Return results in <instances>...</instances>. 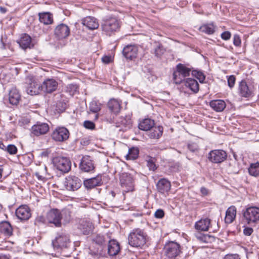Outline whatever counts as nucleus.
<instances>
[{"label": "nucleus", "mask_w": 259, "mask_h": 259, "mask_svg": "<svg viewBox=\"0 0 259 259\" xmlns=\"http://www.w3.org/2000/svg\"><path fill=\"white\" fill-rule=\"evenodd\" d=\"M47 221L56 227H61L62 224H66L71 219V212L69 209H64L60 211L58 209H53L47 215Z\"/></svg>", "instance_id": "1"}, {"label": "nucleus", "mask_w": 259, "mask_h": 259, "mask_svg": "<svg viewBox=\"0 0 259 259\" xmlns=\"http://www.w3.org/2000/svg\"><path fill=\"white\" fill-rule=\"evenodd\" d=\"M147 234L140 229H134L128 236V244L133 247H141L146 243Z\"/></svg>", "instance_id": "2"}, {"label": "nucleus", "mask_w": 259, "mask_h": 259, "mask_svg": "<svg viewBox=\"0 0 259 259\" xmlns=\"http://www.w3.org/2000/svg\"><path fill=\"white\" fill-rule=\"evenodd\" d=\"M164 252L168 258L177 259L182 253V247L176 241H169L164 246Z\"/></svg>", "instance_id": "3"}, {"label": "nucleus", "mask_w": 259, "mask_h": 259, "mask_svg": "<svg viewBox=\"0 0 259 259\" xmlns=\"http://www.w3.org/2000/svg\"><path fill=\"white\" fill-rule=\"evenodd\" d=\"M102 31L108 35H111L120 28L119 21L115 17H110L103 20L101 24Z\"/></svg>", "instance_id": "4"}, {"label": "nucleus", "mask_w": 259, "mask_h": 259, "mask_svg": "<svg viewBox=\"0 0 259 259\" xmlns=\"http://www.w3.org/2000/svg\"><path fill=\"white\" fill-rule=\"evenodd\" d=\"M243 216L247 224H257L259 222V207L250 206L246 208L243 211Z\"/></svg>", "instance_id": "5"}, {"label": "nucleus", "mask_w": 259, "mask_h": 259, "mask_svg": "<svg viewBox=\"0 0 259 259\" xmlns=\"http://www.w3.org/2000/svg\"><path fill=\"white\" fill-rule=\"evenodd\" d=\"M120 184L123 193L133 192L135 188V180L133 176L128 173H122L120 176Z\"/></svg>", "instance_id": "6"}, {"label": "nucleus", "mask_w": 259, "mask_h": 259, "mask_svg": "<svg viewBox=\"0 0 259 259\" xmlns=\"http://www.w3.org/2000/svg\"><path fill=\"white\" fill-rule=\"evenodd\" d=\"M26 91L30 95H38L42 91L41 85L38 79L33 76H28L26 79Z\"/></svg>", "instance_id": "7"}, {"label": "nucleus", "mask_w": 259, "mask_h": 259, "mask_svg": "<svg viewBox=\"0 0 259 259\" xmlns=\"http://www.w3.org/2000/svg\"><path fill=\"white\" fill-rule=\"evenodd\" d=\"M53 163L56 169L62 172L66 173L71 169V161L67 157H56L53 158Z\"/></svg>", "instance_id": "8"}, {"label": "nucleus", "mask_w": 259, "mask_h": 259, "mask_svg": "<svg viewBox=\"0 0 259 259\" xmlns=\"http://www.w3.org/2000/svg\"><path fill=\"white\" fill-rule=\"evenodd\" d=\"M52 244L54 248L56 249L67 248L70 244L69 236L64 233H58Z\"/></svg>", "instance_id": "9"}, {"label": "nucleus", "mask_w": 259, "mask_h": 259, "mask_svg": "<svg viewBox=\"0 0 259 259\" xmlns=\"http://www.w3.org/2000/svg\"><path fill=\"white\" fill-rule=\"evenodd\" d=\"M68 129L64 126H58L55 128L51 134V137L56 142H63L69 137Z\"/></svg>", "instance_id": "10"}, {"label": "nucleus", "mask_w": 259, "mask_h": 259, "mask_svg": "<svg viewBox=\"0 0 259 259\" xmlns=\"http://www.w3.org/2000/svg\"><path fill=\"white\" fill-rule=\"evenodd\" d=\"M81 181L74 176H68L64 182V187L68 191H76L81 186Z\"/></svg>", "instance_id": "11"}, {"label": "nucleus", "mask_w": 259, "mask_h": 259, "mask_svg": "<svg viewBox=\"0 0 259 259\" xmlns=\"http://www.w3.org/2000/svg\"><path fill=\"white\" fill-rule=\"evenodd\" d=\"M227 157L226 152L223 150H213L209 152L208 158L211 162L221 163Z\"/></svg>", "instance_id": "12"}, {"label": "nucleus", "mask_w": 259, "mask_h": 259, "mask_svg": "<svg viewBox=\"0 0 259 259\" xmlns=\"http://www.w3.org/2000/svg\"><path fill=\"white\" fill-rule=\"evenodd\" d=\"M95 168L94 163L90 156L85 155L82 157L79 163V168L82 171L93 172Z\"/></svg>", "instance_id": "13"}, {"label": "nucleus", "mask_w": 259, "mask_h": 259, "mask_svg": "<svg viewBox=\"0 0 259 259\" xmlns=\"http://www.w3.org/2000/svg\"><path fill=\"white\" fill-rule=\"evenodd\" d=\"M49 130V125L44 122H37L31 127V134L35 136L43 135Z\"/></svg>", "instance_id": "14"}, {"label": "nucleus", "mask_w": 259, "mask_h": 259, "mask_svg": "<svg viewBox=\"0 0 259 259\" xmlns=\"http://www.w3.org/2000/svg\"><path fill=\"white\" fill-rule=\"evenodd\" d=\"M156 186L157 191L166 196L170 190L171 184L167 179L162 178L157 182Z\"/></svg>", "instance_id": "15"}, {"label": "nucleus", "mask_w": 259, "mask_h": 259, "mask_svg": "<svg viewBox=\"0 0 259 259\" xmlns=\"http://www.w3.org/2000/svg\"><path fill=\"white\" fill-rule=\"evenodd\" d=\"M54 33L58 39L66 38L69 35L70 29L67 25L61 23L55 28Z\"/></svg>", "instance_id": "16"}, {"label": "nucleus", "mask_w": 259, "mask_h": 259, "mask_svg": "<svg viewBox=\"0 0 259 259\" xmlns=\"http://www.w3.org/2000/svg\"><path fill=\"white\" fill-rule=\"evenodd\" d=\"M138 52V48L136 45H127L122 50L124 57L128 60H133L137 57Z\"/></svg>", "instance_id": "17"}, {"label": "nucleus", "mask_w": 259, "mask_h": 259, "mask_svg": "<svg viewBox=\"0 0 259 259\" xmlns=\"http://www.w3.org/2000/svg\"><path fill=\"white\" fill-rule=\"evenodd\" d=\"M58 83L54 79H47L41 84V90L46 93H51L57 89Z\"/></svg>", "instance_id": "18"}, {"label": "nucleus", "mask_w": 259, "mask_h": 259, "mask_svg": "<svg viewBox=\"0 0 259 259\" xmlns=\"http://www.w3.org/2000/svg\"><path fill=\"white\" fill-rule=\"evenodd\" d=\"M16 215L21 220H27L31 216L30 209L27 205H22L16 210Z\"/></svg>", "instance_id": "19"}, {"label": "nucleus", "mask_w": 259, "mask_h": 259, "mask_svg": "<svg viewBox=\"0 0 259 259\" xmlns=\"http://www.w3.org/2000/svg\"><path fill=\"white\" fill-rule=\"evenodd\" d=\"M102 176L98 175L96 177L87 179L83 182L84 186L88 189H91L102 184Z\"/></svg>", "instance_id": "20"}, {"label": "nucleus", "mask_w": 259, "mask_h": 259, "mask_svg": "<svg viewBox=\"0 0 259 259\" xmlns=\"http://www.w3.org/2000/svg\"><path fill=\"white\" fill-rule=\"evenodd\" d=\"M78 229L84 235H89L94 229V226L91 222L88 220H81L79 222Z\"/></svg>", "instance_id": "21"}, {"label": "nucleus", "mask_w": 259, "mask_h": 259, "mask_svg": "<svg viewBox=\"0 0 259 259\" xmlns=\"http://www.w3.org/2000/svg\"><path fill=\"white\" fill-rule=\"evenodd\" d=\"M108 241V252L110 256L117 255L120 251L119 243L115 240H111Z\"/></svg>", "instance_id": "22"}, {"label": "nucleus", "mask_w": 259, "mask_h": 259, "mask_svg": "<svg viewBox=\"0 0 259 259\" xmlns=\"http://www.w3.org/2000/svg\"><path fill=\"white\" fill-rule=\"evenodd\" d=\"M239 94L241 96L245 98L250 97L252 93V90L249 88L245 81H241L239 87Z\"/></svg>", "instance_id": "23"}, {"label": "nucleus", "mask_w": 259, "mask_h": 259, "mask_svg": "<svg viewBox=\"0 0 259 259\" xmlns=\"http://www.w3.org/2000/svg\"><path fill=\"white\" fill-rule=\"evenodd\" d=\"M210 224V220L208 218L201 219L195 224V228L196 230L201 231H206L208 230Z\"/></svg>", "instance_id": "24"}, {"label": "nucleus", "mask_w": 259, "mask_h": 259, "mask_svg": "<svg viewBox=\"0 0 259 259\" xmlns=\"http://www.w3.org/2000/svg\"><path fill=\"white\" fill-rule=\"evenodd\" d=\"M82 24L91 30L96 29L99 27V23L97 19L91 16L84 18L82 20Z\"/></svg>", "instance_id": "25"}, {"label": "nucleus", "mask_w": 259, "mask_h": 259, "mask_svg": "<svg viewBox=\"0 0 259 259\" xmlns=\"http://www.w3.org/2000/svg\"><path fill=\"white\" fill-rule=\"evenodd\" d=\"M21 99V96L15 88H12L9 92V100L12 105H17Z\"/></svg>", "instance_id": "26"}, {"label": "nucleus", "mask_w": 259, "mask_h": 259, "mask_svg": "<svg viewBox=\"0 0 259 259\" xmlns=\"http://www.w3.org/2000/svg\"><path fill=\"white\" fill-rule=\"evenodd\" d=\"M236 208L234 206L229 207L226 212L225 222L227 224L232 223L236 218Z\"/></svg>", "instance_id": "27"}, {"label": "nucleus", "mask_w": 259, "mask_h": 259, "mask_svg": "<svg viewBox=\"0 0 259 259\" xmlns=\"http://www.w3.org/2000/svg\"><path fill=\"white\" fill-rule=\"evenodd\" d=\"M18 43L20 46L23 49L31 48L33 46L31 42V37L27 34H24L21 37L20 40L18 41Z\"/></svg>", "instance_id": "28"}, {"label": "nucleus", "mask_w": 259, "mask_h": 259, "mask_svg": "<svg viewBox=\"0 0 259 259\" xmlns=\"http://www.w3.org/2000/svg\"><path fill=\"white\" fill-rule=\"evenodd\" d=\"M108 107L111 112L117 114L120 112L121 102L116 99H112L108 102Z\"/></svg>", "instance_id": "29"}, {"label": "nucleus", "mask_w": 259, "mask_h": 259, "mask_svg": "<svg viewBox=\"0 0 259 259\" xmlns=\"http://www.w3.org/2000/svg\"><path fill=\"white\" fill-rule=\"evenodd\" d=\"M210 106L217 112L223 111L226 107V103L222 100H215L210 102Z\"/></svg>", "instance_id": "30"}, {"label": "nucleus", "mask_w": 259, "mask_h": 259, "mask_svg": "<svg viewBox=\"0 0 259 259\" xmlns=\"http://www.w3.org/2000/svg\"><path fill=\"white\" fill-rule=\"evenodd\" d=\"M155 124L154 121L150 118L143 119L139 124V128L143 131H149L152 128Z\"/></svg>", "instance_id": "31"}, {"label": "nucleus", "mask_w": 259, "mask_h": 259, "mask_svg": "<svg viewBox=\"0 0 259 259\" xmlns=\"http://www.w3.org/2000/svg\"><path fill=\"white\" fill-rule=\"evenodd\" d=\"M195 237L201 243H211L214 241L215 238L210 235L198 233L196 234Z\"/></svg>", "instance_id": "32"}, {"label": "nucleus", "mask_w": 259, "mask_h": 259, "mask_svg": "<svg viewBox=\"0 0 259 259\" xmlns=\"http://www.w3.org/2000/svg\"><path fill=\"white\" fill-rule=\"evenodd\" d=\"M185 84L195 93L199 91V83L195 79L191 78H187L186 80H185Z\"/></svg>", "instance_id": "33"}, {"label": "nucleus", "mask_w": 259, "mask_h": 259, "mask_svg": "<svg viewBox=\"0 0 259 259\" xmlns=\"http://www.w3.org/2000/svg\"><path fill=\"white\" fill-rule=\"evenodd\" d=\"M162 133L163 127L162 126H153L150 130L148 136L151 139H159Z\"/></svg>", "instance_id": "34"}, {"label": "nucleus", "mask_w": 259, "mask_h": 259, "mask_svg": "<svg viewBox=\"0 0 259 259\" xmlns=\"http://www.w3.org/2000/svg\"><path fill=\"white\" fill-rule=\"evenodd\" d=\"M39 20L40 22L45 25L52 23L53 21L52 15L49 12H44L39 14Z\"/></svg>", "instance_id": "35"}, {"label": "nucleus", "mask_w": 259, "mask_h": 259, "mask_svg": "<svg viewBox=\"0 0 259 259\" xmlns=\"http://www.w3.org/2000/svg\"><path fill=\"white\" fill-rule=\"evenodd\" d=\"M139 150L138 147H133L130 148L127 154L125 156L126 160H135L138 156Z\"/></svg>", "instance_id": "36"}, {"label": "nucleus", "mask_w": 259, "mask_h": 259, "mask_svg": "<svg viewBox=\"0 0 259 259\" xmlns=\"http://www.w3.org/2000/svg\"><path fill=\"white\" fill-rule=\"evenodd\" d=\"M0 230L5 235L10 236L12 234V227L10 224L5 222L2 224L0 226Z\"/></svg>", "instance_id": "37"}, {"label": "nucleus", "mask_w": 259, "mask_h": 259, "mask_svg": "<svg viewBox=\"0 0 259 259\" xmlns=\"http://www.w3.org/2000/svg\"><path fill=\"white\" fill-rule=\"evenodd\" d=\"M177 69L180 71V73L182 74L185 78L189 76L190 74L191 69L182 64L179 63L178 64Z\"/></svg>", "instance_id": "38"}, {"label": "nucleus", "mask_w": 259, "mask_h": 259, "mask_svg": "<svg viewBox=\"0 0 259 259\" xmlns=\"http://www.w3.org/2000/svg\"><path fill=\"white\" fill-rule=\"evenodd\" d=\"M248 172L252 176H259V162L252 163L248 168Z\"/></svg>", "instance_id": "39"}, {"label": "nucleus", "mask_w": 259, "mask_h": 259, "mask_svg": "<svg viewBox=\"0 0 259 259\" xmlns=\"http://www.w3.org/2000/svg\"><path fill=\"white\" fill-rule=\"evenodd\" d=\"M200 31L208 34H211L214 32V27L212 24H205L199 28Z\"/></svg>", "instance_id": "40"}, {"label": "nucleus", "mask_w": 259, "mask_h": 259, "mask_svg": "<svg viewBox=\"0 0 259 259\" xmlns=\"http://www.w3.org/2000/svg\"><path fill=\"white\" fill-rule=\"evenodd\" d=\"M173 80L176 84H180L183 81L186 80L181 73L177 69L173 73Z\"/></svg>", "instance_id": "41"}, {"label": "nucleus", "mask_w": 259, "mask_h": 259, "mask_svg": "<svg viewBox=\"0 0 259 259\" xmlns=\"http://www.w3.org/2000/svg\"><path fill=\"white\" fill-rule=\"evenodd\" d=\"M89 109L92 112L96 113L101 110V104L97 101H93L90 104Z\"/></svg>", "instance_id": "42"}, {"label": "nucleus", "mask_w": 259, "mask_h": 259, "mask_svg": "<svg viewBox=\"0 0 259 259\" xmlns=\"http://www.w3.org/2000/svg\"><path fill=\"white\" fill-rule=\"evenodd\" d=\"M107 239H108L107 236L105 237L102 235L98 234L93 238V240L96 244L101 245L108 241Z\"/></svg>", "instance_id": "43"}, {"label": "nucleus", "mask_w": 259, "mask_h": 259, "mask_svg": "<svg viewBox=\"0 0 259 259\" xmlns=\"http://www.w3.org/2000/svg\"><path fill=\"white\" fill-rule=\"evenodd\" d=\"M146 161L147 162V166L149 167V170L154 171L156 169L154 158L148 156L146 157Z\"/></svg>", "instance_id": "44"}, {"label": "nucleus", "mask_w": 259, "mask_h": 259, "mask_svg": "<svg viewBox=\"0 0 259 259\" xmlns=\"http://www.w3.org/2000/svg\"><path fill=\"white\" fill-rule=\"evenodd\" d=\"M78 87L76 84H69L66 88V91L71 96H73L77 92Z\"/></svg>", "instance_id": "45"}, {"label": "nucleus", "mask_w": 259, "mask_h": 259, "mask_svg": "<svg viewBox=\"0 0 259 259\" xmlns=\"http://www.w3.org/2000/svg\"><path fill=\"white\" fill-rule=\"evenodd\" d=\"M29 123L30 119L26 117H21L18 121V125L24 128H26Z\"/></svg>", "instance_id": "46"}, {"label": "nucleus", "mask_w": 259, "mask_h": 259, "mask_svg": "<svg viewBox=\"0 0 259 259\" xmlns=\"http://www.w3.org/2000/svg\"><path fill=\"white\" fill-rule=\"evenodd\" d=\"M6 150L10 154H15L17 152V148L14 145H9L6 147Z\"/></svg>", "instance_id": "47"}, {"label": "nucleus", "mask_w": 259, "mask_h": 259, "mask_svg": "<svg viewBox=\"0 0 259 259\" xmlns=\"http://www.w3.org/2000/svg\"><path fill=\"white\" fill-rule=\"evenodd\" d=\"M164 50L160 45H158L154 50L155 55L157 57H160L164 53Z\"/></svg>", "instance_id": "48"}, {"label": "nucleus", "mask_w": 259, "mask_h": 259, "mask_svg": "<svg viewBox=\"0 0 259 259\" xmlns=\"http://www.w3.org/2000/svg\"><path fill=\"white\" fill-rule=\"evenodd\" d=\"M66 107V103L64 101H58L56 103V108L60 111H64Z\"/></svg>", "instance_id": "49"}, {"label": "nucleus", "mask_w": 259, "mask_h": 259, "mask_svg": "<svg viewBox=\"0 0 259 259\" xmlns=\"http://www.w3.org/2000/svg\"><path fill=\"white\" fill-rule=\"evenodd\" d=\"M236 78L234 75H230L228 78V84L230 88H232L235 83Z\"/></svg>", "instance_id": "50"}, {"label": "nucleus", "mask_w": 259, "mask_h": 259, "mask_svg": "<svg viewBox=\"0 0 259 259\" xmlns=\"http://www.w3.org/2000/svg\"><path fill=\"white\" fill-rule=\"evenodd\" d=\"M84 126L88 129L93 130L95 128V125L92 121L87 120L83 123Z\"/></svg>", "instance_id": "51"}, {"label": "nucleus", "mask_w": 259, "mask_h": 259, "mask_svg": "<svg viewBox=\"0 0 259 259\" xmlns=\"http://www.w3.org/2000/svg\"><path fill=\"white\" fill-rule=\"evenodd\" d=\"M195 76L198 78V79H199V81L201 83L203 82L204 80L205 79V75L202 72L200 71H197L195 74Z\"/></svg>", "instance_id": "52"}, {"label": "nucleus", "mask_w": 259, "mask_h": 259, "mask_svg": "<svg viewBox=\"0 0 259 259\" xmlns=\"http://www.w3.org/2000/svg\"><path fill=\"white\" fill-rule=\"evenodd\" d=\"M164 211L161 209H157L154 213V217L156 218H158V219L162 218L164 217Z\"/></svg>", "instance_id": "53"}, {"label": "nucleus", "mask_w": 259, "mask_h": 259, "mask_svg": "<svg viewBox=\"0 0 259 259\" xmlns=\"http://www.w3.org/2000/svg\"><path fill=\"white\" fill-rule=\"evenodd\" d=\"M223 259H240V258L238 254H228Z\"/></svg>", "instance_id": "54"}, {"label": "nucleus", "mask_w": 259, "mask_h": 259, "mask_svg": "<svg viewBox=\"0 0 259 259\" xmlns=\"http://www.w3.org/2000/svg\"><path fill=\"white\" fill-rule=\"evenodd\" d=\"M188 148L192 152H195L198 149V146L195 143L189 144L188 145Z\"/></svg>", "instance_id": "55"}, {"label": "nucleus", "mask_w": 259, "mask_h": 259, "mask_svg": "<svg viewBox=\"0 0 259 259\" xmlns=\"http://www.w3.org/2000/svg\"><path fill=\"white\" fill-rule=\"evenodd\" d=\"M231 37V33L229 31H225L221 34V37L224 40H228Z\"/></svg>", "instance_id": "56"}, {"label": "nucleus", "mask_w": 259, "mask_h": 259, "mask_svg": "<svg viewBox=\"0 0 259 259\" xmlns=\"http://www.w3.org/2000/svg\"><path fill=\"white\" fill-rule=\"evenodd\" d=\"M233 39V44L235 46H239L240 45L241 40L238 35H235Z\"/></svg>", "instance_id": "57"}, {"label": "nucleus", "mask_w": 259, "mask_h": 259, "mask_svg": "<svg viewBox=\"0 0 259 259\" xmlns=\"http://www.w3.org/2000/svg\"><path fill=\"white\" fill-rule=\"evenodd\" d=\"M253 231V229L250 227H246L243 230L244 234L247 236L250 235L252 233Z\"/></svg>", "instance_id": "58"}, {"label": "nucleus", "mask_w": 259, "mask_h": 259, "mask_svg": "<svg viewBox=\"0 0 259 259\" xmlns=\"http://www.w3.org/2000/svg\"><path fill=\"white\" fill-rule=\"evenodd\" d=\"M102 60L104 63H105L106 64H108V63H110V62L111 61V58H110V57L105 56H104L103 57H102Z\"/></svg>", "instance_id": "59"}, {"label": "nucleus", "mask_w": 259, "mask_h": 259, "mask_svg": "<svg viewBox=\"0 0 259 259\" xmlns=\"http://www.w3.org/2000/svg\"><path fill=\"white\" fill-rule=\"evenodd\" d=\"M200 191L203 195H206L208 194V190L204 187H202L200 189Z\"/></svg>", "instance_id": "60"}, {"label": "nucleus", "mask_w": 259, "mask_h": 259, "mask_svg": "<svg viewBox=\"0 0 259 259\" xmlns=\"http://www.w3.org/2000/svg\"><path fill=\"white\" fill-rule=\"evenodd\" d=\"M0 149L3 150H6V146L3 144V143L2 141H0Z\"/></svg>", "instance_id": "61"}, {"label": "nucleus", "mask_w": 259, "mask_h": 259, "mask_svg": "<svg viewBox=\"0 0 259 259\" xmlns=\"http://www.w3.org/2000/svg\"><path fill=\"white\" fill-rule=\"evenodd\" d=\"M36 176L38 180H42L44 179L42 176H40L38 173H36Z\"/></svg>", "instance_id": "62"}, {"label": "nucleus", "mask_w": 259, "mask_h": 259, "mask_svg": "<svg viewBox=\"0 0 259 259\" xmlns=\"http://www.w3.org/2000/svg\"><path fill=\"white\" fill-rule=\"evenodd\" d=\"M0 259H9V258L6 255L2 254L0 255Z\"/></svg>", "instance_id": "63"}, {"label": "nucleus", "mask_w": 259, "mask_h": 259, "mask_svg": "<svg viewBox=\"0 0 259 259\" xmlns=\"http://www.w3.org/2000/svg\"><path fill=\"white\" fill-rule=\"evenodd\" d=\"M0 11L2 13H5L6 12V9L5 8H3V7H1L0 8Z\"/></svg>", "instance_id": "64"}]
</instances>
